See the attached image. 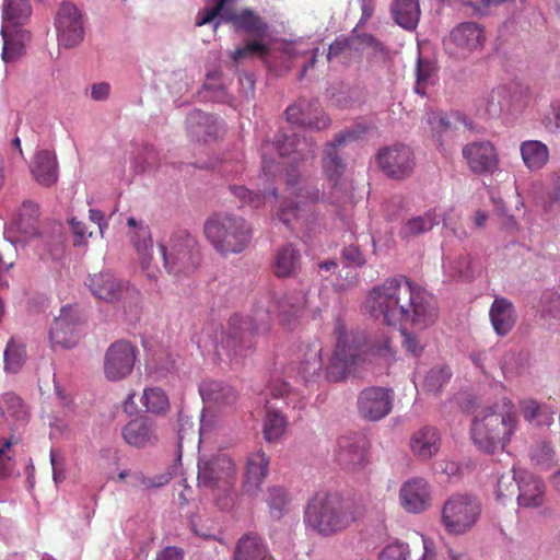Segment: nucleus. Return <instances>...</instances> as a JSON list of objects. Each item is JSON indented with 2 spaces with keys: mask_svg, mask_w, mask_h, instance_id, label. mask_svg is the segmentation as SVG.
<instances>
[{
  "mask_svg": "<svg viewBox=\"0 0 560 560\" xmlns=\"http://www.w3.org/2000/svg\"><path fill=\"white\" fill-rule=\"evenodd\" d=\"M364 305L376 320L392 326L408 324L417 330L429 328L439 317L434 296L404 277L374 287Z\"/></svg>",
  "mask_w": 560,
  "mask_h": 560,
  "instance_id": "1",
  "label": "nucleus"
},
{
  "mask_svg": "<svg viewBox=\"0 0 560 560\" xmlns=\"http://www.w3.org/2000/svg\"><path fill=\"white\" fill-rule=\"evenodd\" d=\"M307 305L305 295L284 294L278 299L259 301L252 312L248 320L233 317L230 322V331L224 337L221 332V341L213 334L212 328H206L196 335L194 341L203 354L214 353L221 357L224 352L228 357L238 358L243 349L247 348L244 330L252 329L256 332H265L270 323L278 319L279 323L291 328L299 318L301 311Z\"/></svg>",
  "mask_w": 560,
  "mask_h": 560,
  "instance_id": "2",
  "label": "nucleus"
},
{
  "mask_svg": "<svg viewBox=\"0 0 560 560\" xmlns=\"http://www.w3.org/2000/svg\"><path fill=\"white\" fill-rule=\"evenodd\" d=\"M520 423L515 405L509 398L479 406L470 422L471 442L479 452L488 455L505 451L516 435Z\"/></svg>",
  "mask_w": 560,
  "mask_h": 560,
  "instance_id": "3",
  "label": "nucleus"
},
{
  "mask_svg": "<svg viewBox=\"0 0 560 560\" xmlns=\"http://www.w3.org/2000/svg\"><path fill=\"white\" fill-rule=\"evenodd\" d=\"M335 334L336 349L327 365V375L332 381L342 380L360 363L374 360L389 363L393 359L394 352L387 336L366 343L362 334L348 331L340 324L336 326Z\"/></svg>",
  "mask_w": 560,
  "mask_h": 560,
  "instance_id": "4",
  "label": "nucleus"
},
{
  "mask_svg": "<svg viewBox=\"0 0 560 560\" xmlns=\"http://www.w3.org/2000/svg\"><path fill=\"white\" fill-rule=\"evenodd\" d=\"M237 465L226 452L202 454L198 459V483L211 490L215 505L228 511L234 504Z\"/></svg>",
  "mask_w": 560,
  "mask_h": 560,
  "instance_id": "5",
  "label": "nucleus"
},
{
  "mask_svg": "<svg viewBox=\"0 0 560 560\" xmlns=\"http://www.w3.org/2000/svg\"><path fill=\"white\" fill-rule=\"evenodd\" d=\"M358 516L354 504L340 494L318 492L307 504L304 522L316 533L329 536L348 528Z\"/></svg>",
  "mask_w": 560,
  "mask_h": 560,
  "instance_id": "6",
  "label": "nucleus"
},
{
  "mask_svg": "<svg viewBox=\"0 0 560 560\" xmlns=\"http://www.w3.org/2000/svg\"><path fill=\"white\" fill-rule=\"evenodd\" d=\"M205 236L221 255L242 253L253 238L250 224L242 217L231 213H218L205 223Z\"/></svg>",
  "mask_w": 560,
  "mask_h": 560,
  "instance_id": "7",
  "label": "nucleus"
},
{
  "mask_svg": "<svg viewBox=\"0 0 560 560\" xmlns=\"http://www.w3.org/2000/svg\"><path fill=\"white\" fill-rule=\"evenodd\" d=\"M322 199L320 191L311 186L300 174L288 172L284 195L277 212L279 220L285 225L304 221L311 206Z\"/></svg>",
  "mask_w": 560,
  "mask_h": 560,
  "instance_id": "8",
  "label": "nucleus"
},
{
  "mask_svg": "<svg viewBox=\"0 0 560 560\" xmlns=\"http://www.w3.org/2000/svg\"><path fill=\"white\" fill-rule=\"evenodd\" d=\"M166 271L174 276L189 275L200 262L197 240L188 232L180 231L159 244Z\"/></svg>",
  "mask_w": 560,
  "mask_h": 560,
  "instance_id": "9",
  "label": "nucleus"
},
{
  "mask_svg": "<svg viewBox=\"0 0 560 560\" xmlns=\"http://www.w3.org/2000/svg\"><path fill=\"white\" fill-rule=\"evenodd\" d=\"M480 511V503L475 498L456 494L444 502L441 523L447 533L463 535L475 526Z\"/></svg>",
  "mask_w": 560,
  "mask_h": 560,
  "instance_id": "10",
  "label": "nucleus"
},
{
  "mask_svg": "<svg viewBox=\"0 0 560 560\" xmlns=\"http://www.w3.org/2000/svg\"><path fill=\"white\" fill-rule=\"evenodd\" d=\"M525 90L517 84L493 88L478 101V110L491 118L513 115L526 105Z\"/></svg>",
  "mask_w": 560,
  "mask_h": 560,
  "instance_id": "11",
  "label": "nucleus"
},
{
  "mask_svg": "<svg viewBox=\"0 0 560 560\" xmlns=\"http://www.w3.org/2000/svg\"><path fill=\"white\" fill-rule=\"evenodd\" d=\"M86 285L92 294L105 302L124 301L138 303L140 292L127 281L119 280L110 272H100L90 276Z\"/></svg>",
  "mask_w": 560,
  "mask_h": 560,
  "instance_id": "12",
  "label": "nucleus"
},
{
  "mask_svg": "<svg viewBox=\"0 0 560 560\" xmlns=\"http://www.w3.org/2000/svg\"><path fill=\"white\" fill-rule=\"evenodd\" d=\"M483 30L475 22L460 23L453 28L445 40L447 52L456 59H467L485 45Z\"/></svg>",
  "mask_w": 560,
  "mask_h": 560,
  "instance_id": "13",
  "label": "nucleus"
},
{
  "mask_svg": "<svg viewBox=\"0 0 560 560\" xmlns=\"http://www.w3.org/2000/svg\"><path fill=\"white\" fill-rule=\"evenodd\" d=\"M260 153L262 160V173L265 176H268L272 173L271 168L275 163L276 153L280 158L294 153L298 155L293 158V161L295 162L299 159L304 160L307 156H313L314 150L312 144H310L305 139L300 140L295 135L292 137L280 135L276 138L275 142H265L261 145Z\"/></svg>",
  "mask_w": 560,
  "mask_h": 560,
  "instance_id": "14",
  "label": "nucleus"
},
{
  "mask_svg": "<svg viewBox=\"0 0 560 560\" xmlns=\"http://www.w3.org/2000/svg\"><path fill=\"white\" fill-rule=\"evenodd\" d=\"M82 335V319L77 307L65 306L49 328L52 348L68 349L74 347Z\"/></svg>",
  "mask_w": 560,
  "mask_h": 560,
  "instance_id": "15",
  "label": "nucleus"
},
{
  "mask_svg": "<svg viewBox=\"0 0 560 560\" xmlns=\"http://www.w3.org/2000/svg\"><path fill=\"white\" fill-rule=\"evenodd\" d=\"M55 27L60 47H77L84 38V23L80 10L72 3H62L55 16Z\"/></svg>",
  "mask_w": 560,
  "mask_h": 560,
  "instance_id": "16",
  "label": "nucleus"
},
{
  "mask_svg": "<svg viewBox=\"0 0 560 560\" xmlns=\"http://www.w3.org/2000/svg\"><path fill=\"white\" fill-rule=\"evenodd\" d=\"M463 156L469 170L477 175H492L500 166L495 145L489 140H478L463 148Z\"/></svg>",
  "mask_w": 560,
  "mask_h": 560,
  "instance_id": "17",
  "label": "nucleus"
},
{
  "mask_svg": "<svg viewBox=\"0 0 560 560\" xmlns=\"http://www.w3.org/2000/svg\"><path fill=\"white\" fill-rule=\"evenodd\" d=\"M376 162L387 176L396 179L409 176L415 166L412 150L405 144L381 149L376 155Z\"/></svg>",
  "mask_w": 560,
  "mask_h": 560,
  "instance_id": "18",
  "label": "nucleus"
},
{
  "mask_svg": "<svg viewBox=\"0 0 560 560\" xmlns=\"http://www.w3.org/2000/svg\"><path fill=\"white\" fill-rule=\"evenodd\" d=\"M135 363V347L128 341H117L105 353L104 374L109 381L124 380L131 374Z\"/></svg>",
  "mask_w": 560,
  "mask_h": 560,
  "instance_id": "19",
  "label": "nucleus"
},
{
  "mask_svg": "<svg viewBox=\"0 0 560 560\" xmlns=\"http://www.w3.org/2000/svg\"><path fill=\"white\" fill-rule=\"evenodd\" d=\"M38 207L31 200H25L16 217L4 230V237L14 246L22 245L37 236Z\"/></svg>",
  "mask_w": 560,
  "mask_h": 560,
  "instance_id": "20",
  "label": "nucleus"
},
{
  "mask_svg": "<svg viewBox=\"0 0 560 560\" xmlns=\"http://www.w3.org/2000/svg\"><path fill=\"white\" fill-rule=\"evenodd\" d=\"M269 458L261 450L249 453L246 457L243 479L242 495L256 498L268 476Z\"/></svg>",
  "mask_w": 560,
  "mask_h": 560,
  "instance_id": "21",
  "label": "nucleus"
},
{
  "mask_svg": "<svg viewBox=\"0 0 560 560\" xmlns=\"http://www.w3.org/2000/svg\"><path fill=\"white\" fill-rule=\"evenodd\" d=\"M457 214L454 209H450L447 212L440 213L435 209L428 210L422 215L413 217L408 219L400 229L399 235L402 238L416 237L424 232L430 231L433 226L438 225L440 221L446 229L455 232V221Z\"/></svg>",
  "mask_w": 560,
  "mask_h": 560,
  "instance_id": "22",
  "label": "nucleus"
},
{
  "mask_svg": "<svg viewBox=\"0 0 560 560\" xmlns=\"http://www.w3.org/2000/svg\"><path fill=\"white\" fill-rule=\"evenodd\" d=\"M399 503L412 514L421 513L431 505V487L423 478H410L399 489Z\"/></svg>",
  "mask_w": 560,
  "mask_h": 560,
  "instance_id": "23",
  "label": "nucleus"
},
{
  "mask_svg": "<svg viewBox=\"0 0 560 560\" xmlns=\"http://www.w3.org/2000/svg\"><path fill=\"white\" fill-rule=\"evenodd\" d=\"M390 392L381 387L364 389L359 397L360 413L369 420H380L392 410Z\"/></svg>",
  "mask_w": 560,
  "mask_h": 560,
  "instance_id": "24",
  "label": "nucleus"
},
{
  "mask_svg": "<svg viewBox=\"0 0 560 560\" xmlns=\"http://www.w3.org/2000/svg\"><path fill=\"white\" fill-rule=\"evenodd\" d=\"M127 224L133 229L131 233V242L138 255L141 269L149 279H156L159 270L152 267V238L148 228L139 225L135 218H128Z\"/></svg>",
  "mask_w": 560,
  "mask_h": 560,
  "instance_id": "25",
  "label": "nucleus"
},
{
  "mask_svg": "<svg viewBox=\"0 0 560 560\" xmlns=\"http://www.w3.org/2000/svg\"><path fill=\"white\" fill-rule=\"evenodd\" d=\"M30 172L33 179L40 186H54L59 177V165L56 153L47 149L37 150L32 158Z\"/></svg>",
  "mask_w": 560,
  "mask_h": 560,
  "instance_id": "26",
  "label": "nucleus"
},
{
  "mask_svg": "<svg viewBox=\"0 0 560 560\" xmlns=\"http://www.w3.org/2000/svg\"><path fill=\"white\" fill-rule=\"evenodd\" d=\"M287 118L291 124L311 129H323L328 126V118L322 113L317 102L300 101L288 107Z\"/></svg>",
  "mask_w": 560,
  "mask_h": 560,
  "instance_id": "27",
  "label": "nucleus"
},
{
  "mask_svg": "<svg viewBox=\"0 0 560 560\" xmlns=\"http://www.w3.org/2000/svg\"><path fill=\"white\" fill-rule=\"evenodd\" d=\"M355 139L353 131H342L336 136L334 141L326 144L323 156V168L334 187L339 184L343 172V164L338 155V149Z\"/></svg>",
  "mask_w": 560,
  "mask_h": 560,
  "instance_id": "28",
  "label": "nucleus"
},
{
  "mask_svg": "<svg viewBox=\"0 0 560 560\" xmlns=\"http://www.w3.org/2000/svg\"><path fill=\"white\" fill-rule=\"evenodd\" d=\"M441 441V434L435 428L424 425L412 433L410 451L420 460H429L439 453Z\"/></svg>",
  "mask_w": 560,
  "mask_h": 560,
  "instance_id": "29",
  "label": "nucleus"
},
{
  "mask_svg": "<svg viewBox=\"0 0 560 560\" xmlns=\"http://www.w3.org/2000/svg\"><path fill=\"white\" fill-rule=\"evenodd\" d=\"M1 37L3 40L1 58L4 63L16 62L24 54L26 43L30 40V33L22 27L1 25Z\"/></svg>",
  "mask_w": 560,
  "mask_h": 560,
  "instance_id": "30",
  "label": "nucleus"
},
{
  "mask_svg": "<svg viewBox=\"0 0 560 560\" xmlns=\"http://www.w3.org/2000/svg\"><path fill=\"white\" fill-rule=\"evenodd\" d=\"M517 502L523 508H537L544 502L545 486L530 472L523 470L516 475Z\"/></svg>",
  "mask_w": 560,
  "mask_h": 560,
  "instance_id": "31",
  "label": "nucleus"
},
{
  "mask_svg": "<svg viewBox=\"0 0 560 560\" xmlns=\"http://www.w3.org/2000/svg\"><path fill=\"white\" fill-rule=\"evenodd\" d=\"M222 129V124L217 117L201 110H194L187 118L188 135L195 141L214 139Z\"/></svg>",
  "mask_w": 560,
  "mask_h": 560,
  "instance_id": "32",
  "label": "nucleus"
},
{
  "mask_svg": "<svg viewBox=\"0 0 560 560\" xmlns=\"http://www.w3.org/2000/svg\"><path fill=\"white\" fill-rule=\"evenodd\" d=\"M122 436L127 444L135 447L153 445L158 439L155 424L147 417L130 420L122 429Z\"/></svg>",
  "mask_w": 560,
  "mask_h": 560,
  "instance_id": "33",
  "label": "nucleus"
},
{
  "mask_svg": "<svg viewBox=\"0 0 560 560\" xmlns=\"http://www.w3.org/2000/svg\"><path fill=\"white\" fill-rule=\"evenodd\" d=\"M223 19L224 22L232 23L236 28L243 30L254 36V39L262 40V37L267 33V24L249 9L236 13L228 8V11L223 14Z\"/></svg>",
  "mask_w": 560,
  "mask_h": 560,
  "instance_id": "34",
  "label": "nucleus"
},
{
  "mask_svg": "<svg viewBox=\"0 0 560 560\" xmlns=\"http://www.w3.org/2000/svg\"><path fill=\"white\" fill-rule=\"evenodd\" d=\"M489 315L495 332L500 336L506 335L515 325L514 306L504 298L494 299Z\"/></svg>",
  "mask_w": 560,
  "mask_h": 560,
  "instance_id": "35",
  "label": "nucleus"
},
{
  "mask_svg": "<svg viewBox=\"0 0 560 560\" xmlns=\"http://www.w3.org/2000/svg\"><path fill=\"white\" fill-rule=\"evenodd\" d=\"M199 392L207 408L232 405L236 397L231 386L218 381L203 382L199 387Z\"/></svg>",
  "mask_w": 560,
  "mask_h": 560,
  "instance_id": "36",
  "label": "nucleus"
},
{
  "mask_svg": "<svg viewBox=\"0 0 560 560\" xmlns=\"http://www.w3.org/2000/svg\"><path fill=\"white\" fill-rule=\"evenodd\" d=\"M520 153L524 165L530 172L542 170L549 162V148L538 140H526L520 145Z\"/></svg>",
  "mask_w": 560,
  "mask_h": 560,
  "instance_id": "37",
  "label": "nucleus"
},
{
  "mask_svg": "<svg viewBox=\"0 0 560 560\" xmlns=\"http://www.w3.org/2000/svg\"><path fill=\"white\" fill-rule=\"evenodd\" d=\"M267 555L262 540L255 534H246L238 539L233 560H265Z\"/></svg>",
  "mask_w": 560,
  "mask_h": 560,
  "instance_id": "38",
  "label": "nucleus"
},
{
  "mask_svg": "<svg viewBox=\"0 0 560 560\" xmlns=\"http://www.w3.org/2000/svg\"><path fill=\"white\" fill-rule=\"evenodd\" d=\"M392 13L398 25L405 30H415L420 19L418 0H395Z\"/></svg>",
  "mask_w": 560,
  "mask_h": 560,
  "instance_id": "39",
  "label": "nucleus"
},
{
  "mask_svg": "<svg viewBox=\"0 0 560 560\" xmlns=\"http://www.w3.org/2000/svg\"><path fill=\"white\" fill-rule=\"evenodd\" d=\"M322 347L317 342L310 345L304 353L303 359L296 368L298 375L305 382H311L322 370Z\"/></svg>",
  "mask_w": 560,
  "mask_h": 560,
  "instance_id": "40",
  "label": "nucleus"
},
{
  "mask_svg": "<svg viewBox=\"0 0 560 560\" xmlns=\"http://www.w3.org/2000/svg\"><path fill=\"white\" fill-rule=\"evenodd\" d=\"M337 460L348 469L362 467L365 462L364 450L348 438L338 441Z\"/></svg>",
  "mask_w": 560,
  "mask_h": 560,
  "instance_id": "41",
  "label": "nucleus"
},
{
  "mask_svg": "<svg viewBox=\"0 0 560 560\" xmlns=\"http://www.w3.org/2000/svg\"><path fill=\"white\" fill-rule=\"evenodd\" d=\"M32 12L28 0H4L2 5V24L21 27Z\"/></svg>",
  "mask_w": 560,
  "mask_h": 560,
  "instance_id": "42",
  "label": "nucleus"
},
{
  "mask_svg": "<svg viewBox=\"0 0 560 560\" xmlns=\"http://www.w3.org/2000/svg\"><path fill=\"white\" fill-rule=\"evenodd\" d=\"M443 270L450 280L469 278L472 271V259L467 253H458L454 256H445Z\"/></svg>",
  "mask_w": 560,
  "mask_h": 560,
  "instance_id": "43",
  "label": "nucleus"
},
{
  "mask_svg": "<svg viewBox=\"0 0 560 560\" xmlns=\"http://www.w3.org/2000/svg\"><path fill=\"white\" fill-rule=\"evenodd\" d=\"M301 256L291 245L282 247L276 257L275 272L278 277L293 276L300 268Z\"/></svg>",
  "mask_w": 560,
  "mask_h": 560,
  "instance_id": "44",
  "label": "nucleus"
},
{
  "mask_svg": "<svg viewBox=\"0 0 560 560\" xmlns=\"http://www.w3.org/2000/svg\"><path fill=\"white\" fill-rule=\"evenodd\" d=\"M518 407L526 421L536 425H549L552 422V412L534 399H523Z\"/></svg>",
  "mask_w": 560,
  "mask_h": 560,
  "instance_id": "45",
  "label": "nucleus"
},
{
  "mask_svg": "<svg viewBox=\"0 0 560 560\" xmlns=\"http://www.w3.org/2000/svg\"><path fill=\"white\" fill-rule=\"evenodd\" d=\"M233 195L242 202L243 206H249L254 209H258L267 202H273L278 200L276 190L270 191L264 190L260 192L252 191L243 186L232 187Z\"/></svg>",
  "mask_w": 560,
  "mask_h": 560,
  "instance_id": "46",
  "label": "nucleus"
},
{
  "mask_svg": "<svg viewBox=\"0 0 560 560\" xmlns=\"http://www.w3.org/2000/svg\"><path fill=\"white\" fill-rule=\"evenodd\" d=\"M288 421L285 417L271 407L267 408L266 418L264 421V435L268 442L279 440L287 430Z\"/></svg>",
  "mask_w": 560,
  "mask_h": 560,
  "instance_id": "47",
  "label": "nucleus"
},
{
  "mask_svg": "<svg viewBox=\"0 0 560 560\" xmlns=\"http://www.w3.org/2000/svg\"><path fill=\"white\" fill-rule=\"evenodd\" d=\"M26 352L22 342L10 339L3 353L4 370L8 373H16L25 363Z\"/></svg>",
  "mask_w": 560,
  "mask_h": 560,
  "instance_id": "48",
  "label": "nucleus"
},
{
  "mask_svg": "<svg viewBox=\"0 0 560 560\" xmlns=\"http://www.w3.org/2000/svg\"><path fill=\"white\" fill-rule=\"evenodd\" d=\"M141 402L148 412L162 413L168 409L170 402L166 394L160 387H145Z\"/></svg>",
  "mask_w": 560,
  "mask_h": 560,
  "instance_id": "49",
  "label": "nucleus"
},
{
  "mask_svg": "<svg viewBox=\"0 0 560 560\" xmlns=\"http://www.w3.org/2000/svg\"><path fill=\"white\" fill-rule=\"evenodd\" d=\"M290 501L289 493L281 487H269L266 492V502L273 517H280L288 510Z\"/></svg>",
  "mask_w": 560,
  "mask_h": 560,
  "instance_id": "50",
  "label": "nucleus"
},
{
  "mask_svg": "<svg viewBox=\"0 0 560 560\" xmlns=\"http://www.w3.org/2000/svg\"><path fill=\"white\" fill-rule=\"evenodd\" d=\"M452 372L446 366H435L428 371L423 380V388L430 393H438L448 383Z\"/></svg>",
  "mask_w": 560,
  "mask_h": 560,
  "instance_id": "51",
  "label": "nucleus"
},
{
  "mask_svg": "<svg viewBox=\"0 0 560 560\" xmlns=\"http://www.w3.org/2000/svg\"><path fill=\"white\" fill-rule=\"evenodd\" d=\"M424 119L430 126L433 137L442 144V136L453 129L450 118L443 113L429 112L425 114Z\"/></svg>",
  "mask_w": 560,
  "mask_h": 560,
  "instance_id": "52",
  "label": "nucleus"
},
{
  "mask_svg": "<svg viewBox=\"0 0 560 560\" xmlns=\"http://www.w3.org/2000/svg\"><path fill=\"white\" fill-rule=\"evenodd\" d=\"M532 460L541 469H549L556 463V452L548 442L541 441L534 447Z\"/></svg>",
  "mask_w": 560,
  "mask_h": 560,
  "instance_id": "53",
  "label": "nucleus"
},
{
  "mask_svg": "<svg viewBox=\"0 0 560 560\" xmlns=\"http://www.w3.org/2000/svg\"><path fill=\"white\" fill-rule=\"evenodd\" d=\"M434 74V66L430 60L419 58L416 68V85L415 91L420 94H425V88Z\"/></svg>",
  "mask_w": 560,
  "mask_h": 560,
  "instance_id": "54",
  "label": "nucleus"
},
{
  "mask_svg": "<svg viewBox=\"0 0 560 560\" xmlns=\"http://www.w3.org/2000/svg\"><path fill=\"white\" fill-rule=\"evenodd\" d=\"M268 52V46L260 39H249L243 47L236 48L231 52V58L238 62L252 55L265 56Z\"/></svg>",
  "mask_w": 560,
  "mask_h": 560,
  "instance_id": "55",
  "label": "nucleus"
},
{
  "mask_svg": "<svg viewBox=\"0 0 560 560\" xmlns=\"http://www.w3.org/2000/svg\"><path fill=\"white\" fill-rule=\"evenodd\" d=\"M228 3L229 2L221 3V0H215V5L213 8H205L201 12L198 13L196 25L202 26L214 21L215 19H219V22H217L215 26L220 22H224L223 14L228 11Z\"/></svg>",
  "mask_w": 560,
  "mask_h": 560,
  "instance_id": "56",
  "label": "nucleus"
},
{
  "mask_svg": "<svg viewBox=\"0 0 560 560\" xmlns=\"http://www.w3.org/2000/svg\"><path fill=\"white\" fill-rule=\"evenodd\" d=\"M518 471H522L520 468H513L511 474L502 475L498 479L497 483V498L499 500H504L505 498H509L514 494L516 486V475H518Z\"/></svg>",
  "mask_w": 560,
  "mask_h": 560,
  "instance_id": "57",
  "label": "nucleus"
},
{
  "mask_svg": "<svg viewBox=\"0 0 560 560\" xmlns=\"http://www.w3.org/2000/svg\"><path fill=\"white\" fill-rule=\"evenodd\" d=\"M547 213H560V174H556L551 179V191L544 205Z\"/></svg>",
  "mask_w": 560,
  "mask_h": 560,
  "instance_id": "58",
  "label": "nucleus"
},
{
  "mask_svg": "<svg viewBox=\"0 0 560 560\" xmlns=\"http://www.w3.org/2000/svg\"><path fill=\"white\" fill-rule=\"evenodd\" d=\"M158 153L153 147L145 145L135 159L137 172H145L155 166Z\"/></svg>",
  "mask_w": 560,
  "mask_h": 560,
  "instance_id": "59",
  "label": "nucleus"
},
{
  "mask_svg": "<svg viewBox=\"0 0 560 560\" xmlns=\"http://www.w3.org/2000/svg\"><path fill=\"white\" fill-rule=\"evenodd\" d=\"M541 122L552 133L560 131V101L551 102L548 110L542 116Z\"/></svg>",
  "mask_w": 560,
  "mask_h": 560,
  "instance_id": "60",
  "label": "nucleus"
},
{
  "mask_svg": "<svg viewBox=\"0 0 560 560\" xmlns=\"http://www.w3.org/2000/svg\"><path fill=\"white\" fill-rule=\"evenodd\" d=\"M210 408H205L201 418H200V429H199V443L203 444L207 442L210 433L213 431L217 419L213 413L210 412Z\"/></svg>",
  "mask_w": 560,
  "mask_h": 560,
  "instance_id": "61",
  "label": "nucleus"
},
{
  "mask_svg": "<svg viewBox=\"0 0 560 560\" xmlns=\"http://www.w3.org/2000/svg\"><path fill=\"white\" fill-rule=\"evenodd\" d=\"M11 469V441L0 443V476H5Z\"/></svg>",
  "mask_w": 560,
  "mask_h": 560,
  "instance_id": "62",
  "label": "nucleus"
},
{
  "mask_svg": "<svg viewBox=\"0 0 560 560\" xmlns=\"http://www.w3.org/2000/svg\"><path fill=\"white\" fill-rule=\"evenodd\" d=\"M110 94V84L107 82H97L90 88V97L93 101L101 102L108 98Z\"/></svg>",
  "mask_w": 560,
  "mask_h": 560,
  "instance_id": "63",
  "label": "nucleus"
},
{
  "mask_svg": "<svg viewBox=\"0 0 560 560\" xmlns=\"http://www.w3.org/2000/svg\"><path fill=\"white\" fill-rule=\"evenodd\" d=\"M184 552L177 547H166L159 555L156 560H183Z\"/></svg>",
  "mask_w": 560,
  "mask_h": 560,
  "instance_id": "64",
  "label": "nucleus"
}]
</instances>
